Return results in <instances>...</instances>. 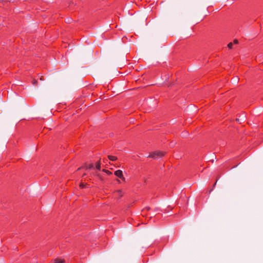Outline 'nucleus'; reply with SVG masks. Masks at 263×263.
Returning a JSON list of instances; mask_svg holds the SVG:
<instances>
[{
  "mask_svg": "<svg viewBox=\"0 0 263 263\" xmlns=\"http://www.w3.org/2000/svg\"><path fill=\"white\" fill-rule=\"evenodd\" d=\"M115 175L116 176L119 177L120 178H122V176H123L122 171L121 170H117L115 172Z\"/></svg>",
  "mask_w": 263,
  "mask_h": 263,
  "instance_id": "2",
  "label": "nucleus"
},
{
  "mask_svg": "<svg viewBox=\"0 0 263 263\" xmlns=\"http://www.w3.org/2000/svg\"><path fill=\"white\" fill-rule=\"evenodd\" d=\"M85 166L86 167V168H93V164H89V165H87L86 164H85Z\"/></svg>",
  "mask_w": 263,
  "mask_h": 263,
  "instance_id": "6",
  "label": "nucleus"
},
{
  "mask_svg": "<svg viewBox=\"0 0 263 263\" xmlns=\"http://www.w3.org/2000/svg\"><path fill=\"white\" fill-rule=\"evenodd\" d=\"M85 175H86V174H84L83 175V176H85Z\"/></svg>",
  "mask_w": 263,
  "mask_h": 263,
  "instance_id": "20",
  "label": "nucleus"
},
{
  "mask_svg": "<svg viewBox=\"0 0 263 263\" xmlns=\"http://www.w3.org/2000/svg\"><path fill=\"white\" fill-rule=\"evenodd\" d=\"M117 193L118 194V195L120 196H122V191L121 190H118L117 191Z\"/></svg>",
  "mask_w": 263,
  "mask_h": 263,
  "instance_id": "10",
  "label": "nucleus"
},
{
  "mask_svg": "<svg viewBox=\"0 0 263 263\" xmlns=\"http://www.w3.org/2000/svg\"><path fill=\"white\" fill-rule=\"evenodd\" d=\"M236 121H237V122H239V119H236Z\"/></svg>",
  "mask_w": 263,
  "mask_h": 263,
  "instance_id": "16",
  "label": "nucleus"
},
{
  "mask_svg": "<svg viewBox=\"0 0 263 263\" xmlns=\"http://www.w3.org/2000/svg\"><path fill=\"white\" fill-rule=\"evenodd\" d=\"M64 262H65V260L64 259L57 258L54 260L53 263H64Z\"/></svg>",
  "mask_w": 263,
  "mask_h": 263,
  "instance_id": "3",
  "label": "nucleus"
},
{
  "mask_svg": "<svg viewBox=\"0 0 263 263\" xmlns=\"http://www.w3.org/2000/svg\"><path fill=\"white\" fill-rule=\"evenodd\" d=\"M103 171L105 173H106L108 175H111L112 174V173L107 170H105V169H103Z\"/></svg>",
  "mask_w": 263,
  "mask_h": 263,
  "instance_id": "7",
  "label": "nucleus"
},
{
  "mask_svg": "<svg viewBox=\"0 0 263 263\" xmlns=\"http://www.w3.org/2000/svg\"><path fill=\"white\" fill-rule=\"evenodd\" d=\"M216 184V182L214 183V186H215Z\"/></svg>",
  "mask_w": 263,
  "mask_h": 263,
  "instance_id": "19",
  "label": "nucleus"
},
{
  "mask_svg": "<svg viewBox=\"0 0 263 263\" xmlns=\"http://www.w3.org/2000/svg\"><path fill=\"white\" fill-rule=\"evenodd\" d=\"M236 121H237V122H239V119H236Z\"/></svg>",
  "mask_w": 263,
  "mask_h": 263,
  "instance_id": "17",
  "label": "nucleus"
},
{
  "mask_svg": "<svg viewBox=\"0 0 263 263\" xmlns=\"http://www.w3.org/2000/svg\"><path fill=\"white\" fill-rule=\"evenodd\" d=\"M81 167H79V168L78 169V170H81Z\"/></svg>",
  "mask_w": 263,
  "mask_h": 263,
  "instance_id": "18",
  "label": "nucleus"
},
{
  "mask_svg": "<svg viewBox=\"0 0 263 263\" xmlns=\"http://www.w3.org/2000/svg\"><path fill=\"white\" fill-rule=\"evenodd\" d=\"M187 134L186 133H185V134H183V136L185 137L187 136Z\"/></svg>",
  "mask_w": 263,
  "mask_h": 263,
  "instance_id": "15",
  "label": "nucleus"
},
{
  "mask_svg": "<svg viewBox=\"0 0 263 263\" xmlns=\"http://www.w3.org/2000/svg\"><path fill=\"white\" fill-rule=\"evenodd\" d=\"M108 158L111 161H115L117 159V158L116 157L110 156V155H108Z\"/></svg>",
  "mask_w": 263,
  "mask_h": 263,
  "instance_id": "4",
  "label": "nucleus"
},
{
  "mask_svg": "<svg viewBox=\"0 0 263 263\" xmlns=\"http://www.w3.org/2000/svg\"><path fill=\"white\" fill-rule=\"evenodd\" d=\"M237 43H238L237 40H234V43H235V44H237Z\"/></svg>",
  "mask_w": 263,
  "mask_h": 263,
  "instance_id": "13",
  "label": "nucleus"
},
{
  "mask_svg": "<svg viewBox=\"0 0 263 263\" xmlns=\"http://www.w3.org/2000/svg\"><path fill=\"white\" fill-rule=\"evenodd\" d=\"M123 181H125V178L123 177V176H122V178H120Z\"/></svg>",
  "mask_w": 263,
  "mask_h": 263,
  "instance_id": "12",
  "label": "nucleus"
},
{
  "mask_svg": "<svg viewBox=\"0 0 263 263\" xmlns=\"http://www.w3.org/2000/svg\"><path fill=\"white\" fill-rule=\"evenodd\" d=\"M69 22H70V20H68V21H67V22H68V23H69Z\"/></svg>",
  "mask_w": 263,
  "mask_h": 263,
  "instance_id": "21",
  "label": "nucleus"
},
{
  "mask_svg": "<svg viewBox=\"0 0 263 263\" xmlns=\"http://www.w3.org/2000/svg\"><path fill=\"white\" fill-rule=\"evenodd\" d=\"M165 153L161 151H154L150 153L148 157L152 158L154 159H157L164 156Z\"/></svg>",
  "mask_w": 263,
  "mask_h": 263,
  "instance_id": "1",
  "label": "nucleus"
},
{
  "mask_svg": "<svg viewBox=\"0 0 263 263\" xmlns=\"http://www.w3.org/2000/svg\"><path fill=\"white\" fill-rule=\"evenodd\" d=\"M36 83H37V81H36V80H34V81H33V84H36Z\"/></svg>",
  "mask_w": 263,
  "mask_h": 263,
  "instance_id": "14",
  "label": "nucleus"
},
{
  "mask_svg": "<svg viewBox=\"0 0 263 263\" xmlns=\"http://www.w3.org/2000/svg\"><path fill=\"white\" fill-rule=\"evenodd\" d=\"M86 185H87V184H84L83 183L81 182L80 184V187H81V188H84Z\"/></svg>",
  "mask_w": 263,
  "mask_h": 263,
  "instance_id": "9",
  "label": "nucleus"
},
{
  "mask_svg": "<svg viewBox=\"0 0 263 263\" xmlns=\"http://www.w3.org/2000/svg\"><path fill=\"white\" fill-rule=\"evenodd\" d=\"M100 167H101V162H100V159L96 164V168H97V169L100 170Z\"/></svg>",
  "mask_w": 263,
  "mask_h": 263,
  "instance_id": "5",
  "label": "nucleus"
},
{
  "mask_svg": "<svg viewBox=\"0 0 263 263\" xmlns=\"http://www.w3.org/2000/svg\"><path fill=\"white\" fill-rule=\"evenodd\" d=\"M233 45V43L231 42V43H229L228 44V47L229 48V49H232V46Z\"/></svg>",
  "mask_w": 263,
  "mask_h": 263,
  "instance_id": "8",
  "label": "nucleus"
},
{
  "mask_svg": "<svg viewBox=\"0 0 263 263\" xmlns=\"http://www.w3.org/2000/svg\"><path fill=\"white\" fill-rule=\"evenodd\" d=\"M238 80V78L236 77L234 79L233 81L234 82H237Z\"/></svg>",
  "mask_w": 263,
  "mask_h": 263,
  "instance_id": "11",
  "label": "nucleus"
}]
</instances>
